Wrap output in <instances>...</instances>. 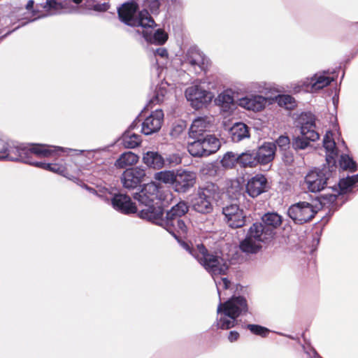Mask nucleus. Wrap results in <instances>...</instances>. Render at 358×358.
<instances>
[{
  "label": "nucleus",
  "instance_id": "6ab92c4d",
  "mask_svg": "<svg viewBox=\"0 0 358 358\" xmlns=\"http://www.w3.org/2000/svg\"><path fill=\"white\" fill-rule=\"evenodd\" d=\"M111 204L115 210L121 213L129 215L135 213L137 208L134 203L131 201V198L124 194H117L112 196Z\"/></svg>",
  "mask_w": 358,
  "mask_h": 358
},
{
  "label": "nucleus",
  "instance_id": "3c124183",
  "mask_svg": "<svg viewBox=\"0 0 358 358\" xmlns=\"http://www.w3.org/2000/svg\"><path fill=\"white\" fill-rule=\"evenodd\" d=\"M96 8L101 10H106L109 8V5H108V3H104L101 6H100V5L96 6Z\"/></svg>",
  "mask_w": 358,
  "mask_h": 358
},
{
  "label": "nucleus",
  "instance_id": "ea45409f",
  "mask_svg": "<svg viewBox=\"0 0 358 358\" xmlns=\"http://www.w3.org/2000/svg\"><path fill=\"white\" fill-rule=\"evenodd\" d=\"M160 3L159 0H145L144 1L143 10H146L152 14H157L159 13Z\"/></svg>",
  "mask_w": 358,
  "mask_h": 358
},
{
  "label": "nucleus",
  "instance_id": "6e6d98bb",
  "mask_svg": "<svg viewBox=\"0 0 358 358\" xmlns=\"http://www.w3.org/2000/svg\"><path fill=\"white\" fill-rule=\"evenodd\" d=\"M299 87L301 88V89H299V91H301V90H303L302 89V87H301V81L300 82V85H299Z\"/></svg>",
  "mask_w": 358,
  "mask_h": 358
},
{
  "label": "nucleus",
  "instance_id": "0eeeda50",
  "mask_svg": "<svg viewBox=\"0 0 358 358\" xmlns=\"http://www.w3.org/2000/svg\"><path fill=\"white\" fill-rule=\"evenodd\" d=\"M320 207L306 201H300L292 205L287 211L289 217L296 223L302 224L312 220Z\"/></svg>",
  "mask_w": 358,
  "mask_h": 358
},
{
  "label": "nucleus",
  "instance_id": "aec40b11",
  "mask_svg": "<svg viewBox=\"0 0 358 358\" xmlns=\"http://www.w3.org/2000/svg\"><path fill=\"white\" fill-rule=\"evenodd\" d=\"M267 103V99L261 95H249L240 98L237 104L248 110L260 111L263 110Z\"/></svg>",
  "mask_w": 358,
  "mask_h": 358
},
{
  "label": "nucleus",
  "instance_id": "8fccbe9b",
  "mask_svg": "<svg viewBox=\"0 0 358 358\" xmlns=\"http://www.w3.org/2000/svg\"><path fill=\"white\" fill-rule=\"evenodd\" d=\"M239 334L236 331H231L228 336V339L230 342H234L238 340Z\"/></svg>",
  "mask_w": 358,
  "mask_h": 358
},
{
  "label": "nucleus",
  "instance_id": "f8f14e48",
  "mask_svg": "<svg viewBox=\"0 0 358 358\" xmlns=\"http://www.w3.org/2000/svg\"><path fill=\"white\" fill-rule=\"evenodd\" d=\"M134 199L145 206L155 205L156 200L161 199L159 186L154 182L145 184L139 192L134 194Z\"/></svg>",
  "mask_w": 358,
  "mask_h": 358
},
{
  "label": "nucleus",
  "instance_id": "37998d69",
  "mask_svg": "<svg viewBox=\"0 0 358 358\" xmlns=\"http://www.w3.org/2000/svg\"><path fill=\"white\" fill-rule=\"evenodd\" d=\"M275 146H278L281 150H287L290 145V140L287 136H280L275 141Z\"/></svg>",
  "mask_w": 358,
  "mask_h": 358
},
{
  "label": "nucleus",
  "instance_id": "f03ea898",
  "mask_svg": "<svg viewBox=\"0 0 358 358\" xmlns=\"http://www.w3.org/2000/svg\"><path fill=\"white\" fill-rule=\"evenodd\" d=\"M71 149L55 147L46 144L25 145L12 141L0 140V160L20 161L53 173L66 176V169L57 163L36 162L34 158L56 157ZM82 152V150H73Z\"/></svg>",
  "mask_w": 358,
  "mask_h": 358
},
{
  "label": "nucleus",
  "instance_id": "dca6fc26",
  "mask_svg": "<svg viewBox=\"0 0 358 358\" xmlns=\"http://www.w3.org/2000/svg\"><path fill=\"white\" fill-rule=\"evenodd\" d=\"M163 222L161 227L169 231L177 240H179L180 237L184 236L187 234V226L180 217H171L166 215Z\"/></svg>",
  "mask_w": 358,
  "mask_h": 358
},
{
  "label": "nucleus",
  "instance_id": "b1692460",
  "mask_svg": "<svg viewBox=\"0 0 358 358\" xmlns=\"http://www.w3.org/2000/svg\"><path fill=\"white\" fill-rule=\"evenodd\" d=\"M140 120L138 117L131 124L129 130L126 131L122 136V144L126 148H135L138 146L141 142V137L140 135L132 134L131 130L134 129Z\"/></svg>",
  "mask_w": 358,
  "mask_h": 358
},
{
  "label": "nucleus",
  "instance_id": "6e6552de",
  "mask_svg": "<svg viewBox=\"0 0 358 358\" xmlns=\"http://www.w3.org/2000/svg\"><path fill=\"white\" fill-rule=\"evenodd\" d=\"M182 64L189 71L196 74L206 71L209 61L205 55L196 47L189 48L182 60Z\"/></svg>",
  "mask_w": 358,
  "mask_h": 358
},
{
  "label": "nucleus",
  "instance_id": "ddd939ff",
  "mask_svg": "<svg viewBox=\"0 0 358 358\" xmlns=\"http://www.w3.org/2000/svg\"><path fill=\"white\" fill-rule=\"evenodd\" d=\"M334 78L325 75V72L317 73L311 78L301 80V87L305 92L315 93L330 85Z\"/></svg>",
  "mask_w": 358,
  "mask_h": 358
},
{
  "label": "nucleus",
  "instance_id": "39448f33",
  "mask_svg": "<svg viewBox=\"0 0 358 358\" xmlns=\"http://www.w3.org/2000/svg\"><path fill=\"white\" fill-rule=\"evenodd\" d=\"M301 136L293 139L292 147L295 150H304L308 147L310 141H315L320 138L317 130L315 117L311 113H305L300 117Z\"/></svg>",
  "mask_w": 358,
  "mask_h": 358
},
{
  "label": "nucleus",
  "instance_id": "de8ad7c7",
  "mask_svg": "<svg viewBox=\"0 0 358 358\" xmlns=\"http://www.w3.org/2000/svg\"><path fill=\"white\" fill-rule=\"evenodd\" d=\"M34 1L33 0H29L26 4L25 8L28 11L31 12L34 15H35L36 13L38 11L39 6L37 5L36 6V8H34Z\"/></svg>",
  "mask_w": 358,
  "mask_h": 358
},
{
  "label": "nucleus",
  "instance_id": "49530a36",
  "mask_svg": "<svg viewBox=\"0 0 358 358\" xmlns=\"http://www.w3.org/2000/svg\"><path fill=\"white\" fill-rule=\"evenodd\" d=\"M201 172L203 175L213 176L215 173V170L214 166L212 164H208L201 168Z\"/></svg>",
  "mask_w": 358,
  "mask_h": 358
},
{
  "label": "nucleus",
  "instance_id": "13d9d810",
  "mask_svg": "<svg viewBox=\"0 0 358 358\" xmlns=\"http://www.w3.org/2000/svg\"><path fill=\"white\" fill-rule=\"evenodd\" d=\"M0 140H2L1 138H0Z\"/></svg>",
  "mask_w": 358,
  "mask_h": 358
},
{
  "label": "nucleus",
  "instance_id": "4c0bfd02",
  "mask_svg": "<svg viewBox=\"0 0 358 358\" xmlns=\"http://www.w3.org/2000/svg\"><path fill=\"white\" fill-rule=\"evenodd\" d=\"M340 166L343 170L355 172L357 170L356 162L348 155H342L339 160Z\"/></svg>",
  "mask_w": 358,
  "mask_h": 358
},
{
  "label": "nucleus",
  "instance_id": "7ed1b4c3",
  "mask_svg": "<svg viewBox=\"0 0 358 358\" xmlns=\"http://www.w3.org/2000/svg\"><path fill=\"white\" fill-rule=\"evenodd\" d=\"M275 235L272 229L262 222L254 223L249 229L245 238L241 242V250L246 253H256L262 248V243L271 241Z\"/></svg>",
  "mask_w": 358,
  "mask_h": 358
},
{
  "label": "nucleus",
  "instance_id": "a18cd8bd",
  "mask_svg": "<svg viewBox=\"0 0 358 358\" xmlns=\"http://www.w3.org/2000/svg\"><path fill=\"white\" fill-rule=\"evenodd\" d=\"M41 6L43 7L45 11L52 12V10H55L57 9L58 3L55 0H47Z\"/></svg>",
  "mask_w": 358,
  "mask_h": 358
},
{
  "label": "nucleus",
  "instance_id": "412c9836",
  "mask_svg": "<svg viewBox=\"0 0 358 358\" xmlns=\"http://www.w3.org/2000/svg\"><path fill=\"white\" fill-rule=\"evenodd\" d=\"M323 147L326 150V161L329 166L336 169V158L338 156V150L333 139V133L327 131L323 138Z\"/></svg>",
  "mask_w": 358,
  "mask_h": 358
},
{
  "label": "nucleus",
  "instance_id": "a878e982",
  "mask_svg": "<svg viewBox=\"0 0 358 358\" xmlns=\"http://www.w3.org/2000/svg\"><path fill=\"white\" fill-rule=\"evenodd\" d=\"M169 84L166 82H162L156 87L151 98L149 100L146 108H152V106L162 103L168 94V87Z\"/></svg>",
  "mask_w": 358,
  "mask_h": 358
},
{
  "label": "nucleus",
  "instance_id": "864d4df0",
  "mask_svg": "<svg viewBox=\"0 0 358 358\" xmlns=\"http://www.w3.org/2000/svg\"><path fill=\"white\" fill-rule=\"evenodd\" d=\"M172 3H180V0H170Z\"/></svg>",
  "mask_w": 358,
  "mask_h": 358
},
{
  "label": "nucleus",
  "instance_id": "5701e85b",
  "mask_svg": "<svg viewBox=\"0 0 358 358\" xmlns=\"http://www.w3.org/2000/svg\"><path fill=\"white\" fill-rule=\"evenodd\" d=\"M276 146L274 143H264L255 150L259 164H267L274 159Z\"/></svg>",
  "mask_w": 358,
  "mask_h": 358
},
{
  "label": "nucleus",
  "instance_id": "a19ab883",
  "mask_svg": "<svg viewBox=\"0 0 358 358\" xmlns=\"http://www.w3.org/2000/svg\"><path fill=\"white\" fill-rule=\"evenodd\" d=\"M247 329H248L252 334L262 337H266L269 331L267 328L258 324H248Z\"/></svg>",
  "mask_w": 358,
  "mask_h": 358
},
{
  "label": "nucleus",
  "instance_id": "393cba45",
  "mask_svg": "<svg viewBox=\"0 0 358 358\" xmlns=\"http://www.w3.org/2000/svg\"><path fill=\"white\" fill-rule=\"evenodd\" d=\"M143 162L150 168L161 169L165 164V159L157 152L148 151L143 154Z\"/></svg>",
  "mask_w": 358,
  "mask_h": 358
},
{
  "label": "nucleus",
  "instance_id": "9b49d317",
  "mask_svg": "<svg viewBox=\"0 0 358 358\" xmlns=\"http://www.w3.org/2000/svg\"><path fill=\"white\" fill-rule=\"evenodd\" d=\"M222 214L227 225L232 229H237L245 224L246 215L238 204L231 203L222 208Z\"/></svg>",
  "mask_w": 358,
  "mask_h": 358
},
{
  "label": "nucleus",
  "instance_id": "cd10ccee",
  "mask_svg": "<svg viewBox=\"0 0 358 358\" xmlns=\"http://www.w3.org/2000/svg\"><path fill=\"white\" fill-rule=\"evenodd\" d=\"M229 133L234 142H239L250 136L248 126L243 122H237L230 129Z\"/></svg>",
  "mask_w": 358,
  "mask_h": 358
},
{
  "label": "nucleus",
  "instance_id": "7c9ffc66",
  "mask_svg": "<svg viewBox=\"0 0 358 358\" xmlns=\"http://www.w3.org/2000/svg\"><path fill=\"white\" fill-rule=\"evenodd\" d=\"M138 156L131 151L125 152L120 155L115 162L118 169H124L136 164L138 161Z\"/></svg>",
  "mask_w": 358,
  "mask_h": 358
},
{
  "label": "nucleus",
  "instance_id": "473e14b6",
  "mask_svg": "<svg viewBox=\"0 0 358 358\" xmlns=\"http://www.w3.org/2000/svg\"><path fill=\"white\" fill-rule=\"evenodd\" d=\"M262 223L265 224L266 227L272 229L275 232V229L278 227L282 223V217L276 213H268L265 214L262 218Z\"/></svg>",
  "mask_w": 358,
  "mask_h": 358
},
{
  "label": "nucleus",
  "instance_id": "c85d7f7f",
  "mask_svg": "<svg viewBox=\"0 0 358 358\" xmlns=\"http://www.w3.org/2000/svg\"><path fill=\"white\" fill-rule=\"evenodd\" d=\"M200 139L202 146L205 149L206 157L216 152L220 148L221 143L220 140L214 136L208 135Z\"/></svg>",
  "mask_w": 358,
  "mask_h": 358
},
{
  "label": "nucleus",
  "instance_id": "20e7f679",
  "mask_svg": "<svg viewBox=\"0 0 358 358\" xmlns=\"http://www.w3.org/2000/svg\"><path fill=\"white\" fill-rule=\"evenodd\" d=\"M219 197V187L213 182H206L198 188L196 194L192 199V208L201 214L210 213L213 210L214 202Z\"/></svg>",
  "mask_w": 358,
  "mask_h": 358
},
{
  "label": "nucleus",
  "instance_id": "09e8293b",
  "mask_svg": "<svg viewBox=\"0 0 358 358\" xmlns=\"http://www.w3.org/2000/svg\"><path fill=\"white\" fill-rule=\"evenodd\" d=\"M155 55L161 57L162 58H164L167 57L168 52L165 48H159L155 50Z\"/></svg>",
  "mask_w": 358,
  "mask_h": 358
},
{
  "label": "nucleus",
  "instance_id": "c756f323",
  "mask_svg": "<svg viewBox=\"0 0 358 358\" xmlns=\"http://www.w3.org/2000/svg\"><path fill=\"white\" fill-rule=\"evenodd\" d=\"M255 150H247L238 155V165L243 168H254L259 164Z\"/></svg>",
  "mask_w": 358,
  "mask_h": 358
},
{
  "label": "nucleus",
  "instance_id": "f257e3e1",
  "mask_svg": "<svg viewBox=\"0 0 358 358\" xmlns=\"http://www.w3.org/2000/svg\"><path fill=\"white\" fill-rule=\"evenodd\" d=\"M182 246L189 252L198 262L213 278L217 292L221 301L222 290L229 289L231 282L227 278H217L226 275L229 262L227 259L217 253L210 252L203 244H199L196 248H191L188 243L183 242ZM248 303L243 296H234L226 302L220 301L217 313V327L222 329H229L235 326L236 318L248 312Z\"/></svg>",
  "mask_w": 358,
  "mask_h": 358
},
{
  "label": "nucleus",
  "instance_id": "4468645a",
  "mask_svg": "<svg viewBox=\"0 0 358 358\" xmlns=\"http://www.w3.org/2000/svg\"><path fill=\"white\" fill-rule=\"evenodd\" d=\"M195 181L194 172L178 169L175 171L173 187L178 192H186L194 186Z\"/></svg>",
  "mask_w": 358,
  "mask_h": 358
},
{
  "label": "nucleus",
  "instance_id": "603ef678",
  "mask_svg": "<svg viewBox=\"0 0 358 358\" xmlns=\"http://www.w3.org/2000/svg\"><path fill=\"white\" fill-rule=\"evenodd\" d=\"M241 196H243L242 194L238 193L237 195L236 194L235 195V198H236V199H239Z\"/></svg>",
  "mask_w": 358,
  "mask_h": 358
},
{
  "label": "nucleus",
  "instance_id": "f704fd0d",
  "mask_svg": "<svg viewBox=\"0 0 358 358\" xmlns=\"http://www.w3.org/2000/svg\"><path fill=\"white\" fill-rule=\"evenodd\" d=\"M188 211V206L185 201H180L167 212L166 215L169 217H178L181 218Z\"/></svg>",
  "mask_w": 358,
  "mask_h": 358
},
{
  "label": "nucleus",
  "instance_id": "2eb2a0df",
  "mask_svg": "<svg viewBox=\"0 0 358 358\" xmlns=\"http://www.w3.org/2000/svg\"><path fill=\"white\" fill-rule=\"evenodd\" d=\"M145 177V170L141 167H136L127 169L121 177V181L124 187L127 189H134Z\"/></svg>",
  "mask_w": 358,
  "mask_h": 358
},
{
  "label": "nucleus",
  "instance_id": "2f4dec72",
  "mask_svg": "<svg viewBox=\"0 0 358 358\" xmlns=\"http://www.w3.org/2000/svg\"><path fill=\"white\" fill-rule=\"evenodd\" d=\"M217 102L220 105L222 110L225 112H231L235 108V102L232 92L230 90H225L219 94Z\"/></svg>",
  "mask_w": 358,
  "mask_h": 358
},
{
  "label": "nucleus",
  "instance_id": "1a4fd4ad",
  "mask_svg": "<svg viewBox=\"0 0 358 358\" xmlns=\"http://www.w3.org/2000/svg\"><path fill=\"white\" fill-rule=\"evenodd\" d=\"M157 24L150 17L145 23V27L137 28L135 34L142 36L145 41L149 43L162 45L167 41L168 35L161 29L155 30Z\"/></svg>",
  "mask_w": 358,
  "mask_h": 358
},
{
  "label": "nucleus",
  "instance_id": "5fc2aeb1",
  "mask_svg": "<svg viewBox=\"0 0 358 358\" xmlns=\"http://www.w3.org/2000/svg\"><path fill=\"white\" fill-rule=\"evenodd\" d=\"M76 3H80L83 1V0H72Z\"/></svg>",
  "mask_w": 358,
  "mask_h": 358
},
{
  "label": "nucleus",
  "instance_id": "e433bc0d",
  "mask_svg": "<svg viewBox=\"0 0 358 358\" xmlns=\"http://www.w3.org/2000/svg\"><path fill=\"white\" fill-rule=\"evenodd\" d=\"M238 155L232 152H227L221 160L222 166L227 169L233 168L236 164H238Z\"/></svg>",
  "mask_w": 358,
  "mask_h": 358
},
{
  "label": "nucleus",
  "instance_id": "c9c22d12",
  "mask_svg": "<svg viewBox=\"0 0 358 358\" xmlns=\"http://www.w3.org/2000/svg\"><path fill=\"white\" fill-rule=\"evenodd\" d=\"M174 176L175 171H162L155 173L154 178L165 184H172L173 185Z\"/></svg>",
  "mask_w": 358,
  "mask_h": 358
},
{
  "label": "nucleus",
  "instance_id": "4be33fe9",
  "mask_svg": "<svg viewBox=\"0 0 358 358\" xmlns=\"http://www.w3.org/2000/svg\"><path fill=\"white\" fill-rule=\"evenodd\" d=\"M163 210L155 205L146 206L138 213L139 217L146 220L153 224L161 226L163 222Z\"/></svg>",
  "mask_w": 358,
  "mask_h": 358
},
{
  "label": "nucleus",
  "instance_id": "58836bf2",
  "mask_svg": "<svg viewBox=\"0 0 358 358\" xmlns=\"http://www.w3.org/2000/svg\"><path fill=\"white\" fill-rule=\"evenodd\" d=\"M84 187L90 193L96 194L100 198L106 199V200H109L108 195H111V192L108 190V189L104 187H97V189L89 187L86 185H85Z\"/></svg>",
  "mask_w": 358,
  "mask_h": 358
},
{
  "label": "nucleus",
  "instance_id": "9d476101",
  "mask_svg": "<svg viewBox=\"0 0 358 358\" xmlns=\"http://www.w3.org/2000/svg\"><path fill=\"white\" fill-rule=\"evenodd\" d=\"M185 95L192 106L196 109L210 103L213 99V94L199 85H194L188 87L185 92Z\"/></svg>",
  "mask_w": 358,
  "mask_h": 358
},
{
  "label": "nucleus",
  "instance_id": "423d86ee",
  "mask_svg": "<svg viewBox=\"0 0 358 358\" xmlns=\"http://www.w3.org/2000/svg\"><path fill=\"white\" fill-rule=\"evenodd\" d=\"M137 10L138 5L134 1L123 3L117 10L120 21L131 27H145V23L151 17L150 14L146 10L137 13Z\"/></svg>",
  "mask_w": 358,
  "mask_h": 358
},
{
  "label": "nucleus",
  "instance_id": "79ce46f5",
  "mask_svg": "<svg viewBox=\"0 0 358 358\" xmlns=\"http://www.w3.org/2000/svg\"><path fill=\"white\" fill-rule=\"evenodd\" d=\"M278 102L280 106H283L286 108H291L294 106V99L290 95H280L278 97Z\"/></svg>",
  "mask_w": 358,
  "mask_h": 358
},
{
  "label": "nucleus",
  "instance_id": "c03bdc74",
  "mask_svg": "<svg viewBox=\"0 0 358 358\" xmlns=\"http://www.w3.org/2000/svg\"><path fill=\"white\" fill-rule=\"evenodd\" d=\"M166 161L170 166H176L181 163L182 159L178 154L174 153L169 155L166 157Z\"/></svg>",
  "mask_w": 358,
  "mask_h": 358
},
{
  "label": "nucleus",
  "instance_id": "bb28decb",
  "mask_svg": "<svg viewBox=\"0 0 358 358\" xmlns=\"http://www.w3.org/2000/svg\"><path fill=\"white\" fill-rule=\"evenodd\" d=\"M209 122L204 117L195 119L189 128V137L194 139L199 138L208 127Z\"/></svg>",
  "mask_w": 358,
  "mask_h": 358
},
{
  "label": "nucleus",
  "instance_id": "72a5a7b5",
  "mask_svg": "<svg viewBox=\"0 0 358 358\" xmlns=\"http://www.w3.org/2000/svg\"><path fill=\"white\" fill-rule=\"evenodd\" d=\"M187 150L193 157H206L205 149L202 146L200 138H196L193 142L188 143Z\"/></svg>",
  "mask_w": 358,
  "mask_h": 358
},
{
  "label": "nucleus",
  "instance_id": "a211bd4d",
  "mask_svg": "<svg viewBox=\"0 0 358 358\" xmlns=\"http://www.w3.org/2000/svg\"><path fill=\"white\" fill-rule=\"evenodd\" d=\"M269 189L266 178L262 174H257L248 180L246 192L249 196L255 198Z\"/></svg>",
  "mask_w": 358,
  "mask_h": 358
},
{
  "label": "nucleus",
  "instance_id": "4d7b16f0",
  "mask_svg": "<svg viewBox=\"0 0 358 358\" xmlns=\"http://www.w3.org/2000/svg\"><path fill=\"white\" fill-rule=\"evenodd\" d=\"M239 187H239V184H237V185H236V188H239Z\"/></svg>",
  "mask_w": 358,
  "mask_h": 358
},
{
  "label": "nucleus",
  "instance_id": "f3484780",
  "mask_svg": "<svg viewBox=\"0 0 358 358\" xmlns=\"http://www.w3.org/2000/svg\"><path fill=\"white\" fill-rule=\"evenodd\" d=\"M164 113L162 110H155L141 124L142 133L145 135H150L157 132L162 127Z\"/></svg>",
  "mask_w": 358,
  "mask_h": 358
}]
</instances>
